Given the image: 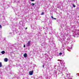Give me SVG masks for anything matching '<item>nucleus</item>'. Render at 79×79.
<instances>
[{
    "mask_svg": "<svg viewBox=\"0 0 79 79\" xmlns=\"http://www.w3.org/2000/svg\"><path fill=\"white\" fill-rule=\"evenodd\" d=\"M23 56L24 57H27V53H25L23 54Z\"/></svg>",
    "mask_w": 79,
    "mask_h": 79,
    "instance_id": "nucleus-4",
    "label": "nucleus"
},
{
    "mask_svg": "<svg viewBox=\"0 0 79 79\" xmlns=\"http://www.w3.org/2000/svg\"><path fill=\"white\" fill-rule=\"evenodd\" d=\"M26 46L25 45H24L23 46V47L24 48Z\"/></svg>",
    "mask_w": 79,
    "mask_h": 79,
    "instance_id": "nucleus-14",
    "label": "nucleus"
},
{
    "mask_svg": "<svg viewBox=\"0 0 79 79\" xmlns=\"http://www.w3.org/2000/svg\"><path fill=\"white\" fill-rule=\"evenodd\" d=\"M51 18H52V19H53V16H51Z\"/></svg>",
    "mask_w": 79,
    "mask_h": 79,
    "instance_id": "nucleus-11",
    "label": "nucleus"
},
{
    "mask_svg": "<svg viewBox=\"0 0 79 79\" xmlns=\"http://www.w3.org/2000/svg\"><path fill=\"white\" fill-rule=\"evenodd\" d=\"M73 6L75 8L76 7V6L74 4H73Z\"/></svg>",
    "mask_w": 79,
    "mask_h": 79,
    "instance_id": "nucleus-8",
    "label": "nucleus"
},
{
    "mask_svg": "<svg viewBox=\"0 0 79 79\" xmlns=\"http://www.w3.org/2000/svg\"><path fill=\"white\" fill-rule=\"evenodd\" d=\"M33 71H30L29 72V74L30 75H31V76H32V75L33 74Z\"/></svg>",
    "mask_w": 79,
    "mask_h": 79,
    "instance_id": "nucleus-2",
    "label": "nucleus"
},
{
    "mask_svg": "<svg viewBox=\"0 0 79 79\" xmlns=\"http://www.w3.org/2000/svg\"><path fill=\"white\" fill-rule=\"evenodd\" d=\"M59 54H60V55H62V53H61V52H60V53H59Z\"/></svg>",
    "mask_w": 79,
    "mask_h": 79,
    "instance_id": "nucleus-10",
    "label": "nucleus"
},
{
    "mask_svg": "<svg viewBox=\"0 0 79 79\" xmlns=\"http://www.w3.org/2000/svg\"><path fill=\"white\" fill-rule=\"evenodd\" d=\"M31 5H32V6H34L35 5V4L34 3H32Z\"/></svg>",
    "mask_w": 79,
    "mask_h": 79,
    "instance_id": "nucleus-7",
    "label": "nucleus"
},
{
    "mask_svg": "<svg viewBox=\"0 0 79 79\" xmlns=\"http://www.w3.org/2000/svg\"><path fill=\"white\" fill-rule=\"evenodd\" d=\"M44 12H42V13L41 14V15H44Z\"/></svg>",
    "mask_w": 79,
    "mask_h": 79,
    "instance_id": "nucleus-9",
    "label": "nucleus"
},
{
    "mask_svg": "<svg viewBox=\"0 0 79 79\" xmlns=\"http://www.w3.org/2000/svg\"><path fill=\"white\" fill-rule=\"evenodd\" d=\"M53 19H54L56 20V19L55 18H53Z\"/></svg>",
    "mask_w": 79,
    "mask_h": 79,
    "instance_id": "nucleus-13",
    "label": "nucleus"
},
{
    "mask_svg": "<svg viewBox=\"0 0 79 79\" xmlns=\"http://www.w3.org/2000/svg\"><path fill=\"white\" fill-rule=\"evenodd\" d=\"M27 29V27H26V29Z\"/></svg>",
    "mask_w": 79,
    "mask_h": 79,
    "instance_id": "nucleus-15",
    "label": "nucleus"
},
{
    "mask_svg": "<svg viewBox=\"0 0 79 79\" xmlns=\"http://www.w3.org/2000/svg\"><path fill=\"white\" fill-rule=\"evenodd\" d=\"M1 53H2V54H5V51H2L1 52Z\"/></svg>",
    "mask_w": 79,
    "mask_h": 79,
    "instance_id": "nucleus-5",
    "label": "nucleus"
},
{
    "mask_svg": "<svg viewBox=\"0 0 79 79\" xmlns=\"http://www.w3.org/2000/svg\"><path fill=\"white\" fill-rule=\"evenodd\" d=\"M31 1L32 2H34V0H31Z\"/></svg>",
    "mask_w": 79,
    "mask_h": 79,
    "instance_id": "nucleus-12",
    "label": "nucleus"
},
{
    "mask_svg": "<svg viewBox=\"0 0 79 79\" xmlns=\"http://www.w3.org/2000/svg\"><path fill=\"white\" fill-rule=\"evenodd\" d=\"M30 45H31V41H28L27 43V46L29 47L30 46Z\"/></svg>",
    "mask_w": 79,
    "mask_h": 79,
    "instance_id": "nucleus-1",
    "label": "nucleus"
},
{
    "mask_svg": "<svg viewBox=\"0 0 79 79\" xmlns=\"http://www.w3.org/2000/svg\"><path fill=\"white\" fill-rule=\"evenodd\" d=\"M2 62H0V67H2Z\"/></svg>",
    "mask_w": 79,
    "mask_h": 79,
    "instance_id": "nucleus-6",
    "label": "nucleus"
},
{
    "mask_svg": "<svg viewBox=\"0 0 79 79\" xmlns=\"http://www.w3.org/2000/svg\"><path fill=\"white\" fill-rule=\"evenodd\" d=\"M4 61L5 62H7L8 61V59L7 58H5L4 59Z\"/></svg>",
    "mask_w": 79,
    "mask_h": 79,
    "instance_id": "nucleus-3",
    "label": "nucleus"
},
{
    "mask_svg": "<svg viewBox=\"0 0 79 79\" xmlns=\"http://www.w3.org/2000/svg\"><path fill=\"white\" fill-rule=\"evenodd\" d=\"M43 67H44V65H43Z\"/></svg>",
    "mask_w": 79,
    "mask_h": 79,
    "instance_id": "nucleus-16",
    "label": "nucleus"
}]
</instances>
